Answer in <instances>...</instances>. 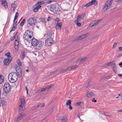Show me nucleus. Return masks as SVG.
<instances>
[{"mask_svg":"<svg viewBox=\"0 0 122 122\" xmlns=\"http://www.w3.org/2000/svg\"><path fill=\"white\" fill-rule=\"evenodd\" d=\"M18 75L16 73L14 72H11L8 76V79L11 83L15 82L18 80Z\"/></svg>","mask_w":122,"mask_h":122,"instance_id":"obj_1","label":"nucleus"},{"mask_svg":"<svg viewBox=\"0 0 122 122\" xmlns=\"http://www.w3.org/2000/svg\"><path fill=\"white\" fill-rule=\"evenodd\" d=\"M33 35L32 33L30 30H26L23 36L25 39L30 43L31 40V38Z\"/></svg>","mask_w":122,"mask_h":122,"instance_id":"obj_2","label":"nucleus"},{"mask_svg":"<svg viewBox=\"0 0 122 122\" xmlns=\"http://www.w3.org/2000/svg\"><path fill=\"white\" fill-rule=\"evenodd\" d=\"M27 25L28 27L34 26L36 23V20L34 17H30L27 20Z\"/></svg>","mask_w":122,"mask_h":122,"instance_id":"obj_3","label":"nucleus"},{"mask_svg":"<svg viewBox=\"0 0 122 122\" xmlns=\"http://www.w3.org/2000/svg\"><path fill=\"white\" fill-rule=\"evenodd\" d=\"M50 9L51 11L54 13H56L57 11L60 10V6L57 3L52 4L50 5Z\"/></svg>","mask_w":122,"mask_h":122,"instance_id":"obj_4","label":"nucleus"},{"mask_svg":"<svg viewBox=\"0 0 122 122\" xmlns=\"http://www.w3.org/2000/svg\"><path fill=\"white\" fill-rule=\"evenodd\" d=\"M3 88L4 91L6 93H8L11 90V86L8 82L5 84Z\"/></svg>","mask_w":122,"mask_h":122,"instance_id":"obj_5","label":"nucleus"},{"mask_svg":"<svg viewBox=\"0 0 122 122\" xmlns=\"http://www.w3.org/2000/svg\"><path fill=\"white\" fill-rule=\"evenodd\" d=\"M45 41L46 44L48 46H51L53 43L52 39L50 37H48Z\"/></svg>","mask_w":122,"mask_h":122,"instance_id":"obj_6","label":"nucleus"},{"mask_svg":"<svg viewBox=\"0 0 122 122\" xmlns=\"http://www.w3.org/2000/svg\"><path fill=\"white\" fill-rule=\"evenodd\" d=\"M108 0L106 2L104 8V9L105 10H106L110 8L112 5V1Z\"/></svg>","mask_w":122,"mask_h":122,"instance_id":"obj_7","label":"nucleus"},{"mask_svg":"<svg viewBox=\"0 0 122 122\" xmlns=\"http://www.w3.org/2000/svg\"><path fill=\"white\" fill-rule=\"evenodd\" d=\"M20 102L21 105L19 106V109L22 110H23V107H25V103L24 98H22L20 99Z\"/></svg>","mask_w":122,"mask_h":122,"instance_id":"obj_8","label":"nucleus"},{"mask_svg":"<svg viewBox=\"0 0 122 122\" xmlns=\"http://www.w3.org/2000/svg\"><path fill=\"white\" fill-rule=\"evenodd\" d=\"M15 70L17 71V74L19 76H20L22 74V71L20 68L19 66H17L15 67Z\"/></svg>","mask_w":122,"mask_h":122,"instance_id":"obj_9","label":"nucleus"},{"mask_svg":"<svg viewBox=\"0 0 122 122\" xmlns=\"http://www.w3.org/2000/svg\"><path fill=\"white\" fill-rule=\"evenodd\" d=\"M32 45L33 46H36L38 43V41L35 38H33L31 41Z\"/></svg>","mask_w":122,"mask_h":122,"instance_id":"obj_10","label":"nucleus"},{"mask_svg":"<svg viewBox=\"0 0 122 122\" xmlns=\"http://www.w3.org/2000/svg\"><path fill=\"white\" fill-rule=\"evenodd\" d=\"M5 101V99L4 98H2L0 99V106H1V104L2 105L7 104V102Z\"/></svg>","mask_w":122,"mask_h":122,"instance_id":"obj_11","label":"nucleus"},{"mask_svg":"<svg viewBox=\"0 0 122 122\" xmlns=\"http://www.w3.org/2000/svg\"><path fill=\"white\" fill-rule=\"evenodd\" d=\"M43 43L42 42H38L37 45L36 46V49L37 50L40 49L43 45Z\"/></svg>","mask_w":122,"mask_h":122,"instance_id":"obj_12","label":"nucleus"},{"mask_svg":"<svg viewBox=\"0 0 122 122\" xmlns=\"http://www.w3.org/2000/svg\"><path fill=\"white\" fill-rule=\"evenodd\" d=\"M62 24L61 23L57 22L55 28L56 30H61V29Z\"/></svg>","mask_w":122,"mask_h":122,"instance_id":"obj_13","label":"nucleus"},{"mask_svg":"<svg viewBox=\"0 0 122 122\" xmlns=\"http://www.w3.org/2000/svg\"><path fill=\"white\" fill-rule=\"evenodd\" d=\"M15 49L17 50V51L19 46V41L17 39L15 40Z\"/></svg>","mask_w":122,"mask_h":122,"instance_id":"obj_14","label":"nucleus"},{"mask_svg":"<svg viewBox=\"0 0 122 122\" xmlns=\"http://www.w3.org/2000/svg\"><path fill=\"white\" fill-rule=\"evenodd\" d=\"M12 60V59H10L9 58H6L5 59L4 61V64L5 65H8Z\"/></svg>","mask_w":122,"mask_h":122,"instance_id":"obj_15","label":"nucleus"},{"mask_svg":"<svg viewBox=\"0 0 122 122\" xmlns=\"http://www.w3.org/2000/svg\"><path fill=\"white\" fill-rule=\"evenodd\" d=\"M41 7V6H39V5H37V4H36L35 6V9L34 10V12H37L39 9H40V8Z\"/></svg>","mask_w":122,"mask_h":122,"instance_id":"obj_16","label":"nucleus"},{"mask_svg":"<svg viewBox=\"0 0 122 122\" xmlns=\"http://www.w3.org/2000/svg\"><path fill=\"white\" fill-rule=\"evenodd\" d=\"M17 21H15L14 23L13 26V27H12L11 29V30L10 31L11 32V31L15 30L16 28V27L17 26Z\"/></svg>","mask_w":122,"mask_h":122,"instance_id":"obj_17","label":"nucleus"},{"mask_svg":"<svg viewBox=\"0 0 122 122\" xmlns=\"http://www.w3.org/2000/svg\"><path fill=\"white\" fill-rule=\"evenodd\" d=\"M1 4L5 9H7V2L6 1H2L1 2Z\"/></svg>","mask_w":122,"mask_h":122,"instance_id":"obj_18","label":"nucleus"},{"mask_svg":"<svg viewBox=\"0 0 122 122\" xmlns=\"http://www.w3.org/2000/svg\"><path fill=\"white\" fill-rule=\"evenodd\" d=\"M46 3V0H40L38 1L37 4V5L39 6H41V5L42 4H44Z\"/></svg>","mask_w":122,"mask_h":122,"instance_id":"obj_19","label":"nucleus"},{"mask_svg":"<svg viewBox=\"0 0 122 122\" xmlns=\"http://www.w3.org/2000/svg\"><path fill=\"white\" fill-rule=\"evenodd\" d=\"M11 9L12 10V9H13V11H15L16 9V5L15 4V3H13L12 4H11Z\"/></svg>","mask_w":122,"mask_h":122,"instance_id":"obj_20","label":"nucleus"},{"mask_svg":"<svg viewBox=\"0 0 122 122\" xmlns=\"http://www.w3.org/2000/svg\"><path fill=\"white\" fill-rule=\"evenodd\" d=\"M19 112L20 114V116L18 117L19 118L20 120H21L23 118L22 117V112H23V110H20L19 109Z\"/></svg>","mask_w":122,"mask_h":122,"instance_id":"obj_21","label":"nucleus"},{"mask_svg":"<svg viewBox=\"0 0 122 122\" xmlns=\"http://www.w3.org/2000/svg\"><path fill=\"white\" fill-rule=\"evenodd\" d=\"M5 55L6 56L8 57L7 58H9L10 59H12V58L10 56V52H8L6 53Z\"/></svg>","mask_w":122,"mask_h":122,"instance_id":"obj_22","label":"nucleus"},{"mask_svg":"<svg viewBox=\"0 0 122 122\" xmlns=\"http://www.w3.org/2000/svg\"><path fill=\"white\" fill-rule=\"evenodd\" d=\"M67 119L66 116L64 117L61 119L60 122H66L67 121Z\"/></svg>","mask_w":122,"mask_h":122,"instance_id":"obj_23","label":"nucleus"},{"mask_svg":"<svg viewBox=\"0 0 122 122\" xmlns=\"http://www.w3.org/2000/svg\"><path fill=\"white\" fill-rule=\"evenodd\" d=\"M90 3L92 4V5H97V1L96 0H92L90 2Z\"/></svg>","mask_w":122,"mask_h":122,"instance_id":"obj_24","label":"nucleus"},{"mask_svg":"<svg viewBox=\"0 0 122 122\" xmlns=\"http://www.w3.org/2000/svg\"><path fill=\"white\" fill-rule=\"evenodd\" d=\"M94 95V93L92 92H91L88 93L87 96V97H90L93 96Z\"/></svg>","mask_w":122,"mask_h":122,"instance_id":"obj_25","label":"nucleus"},{"mask_svg":"<svg viewBox=\"0 0 122 122\" xmlns=\"http://www.w3.org/2000/svg\"><path fill=\"white\" fill-rule=\"evenodd\" d=\"M114 63V61H112L108 63H107V64H106L107 65V66H109L112 65Z\"/></svg>","mask_w":122,"mask_h":122,"instance_id":"obj_26","label":"nucleus"},{"mask_svg":"<svg viewBox=\"0 0 122 122\" xmlns=\"http://www.w3.org/2000/svg\"><path fill=\"white\" fill-rule=\"evenodd\" d=\"M3 81V77L1 75H0V83L1 84Z\"/></svg>","mask_w":122,"mask_h":122,"instance_id":"obj_27","label":"nucleus"},{"mask_svg":"<svg viewBox=\"0 0 122 122\" xmlns=\"http://www.w3.org/2000/svg\"><path fill=\"white\" fill-rule=\"evenodd\" d=\"M78 67L77 66H73L71 67L70 68H69L68 69V70H70L71 69H76Z\"/></svg>","mask_w":122,"mask_h":122,"instance_id":"obj_28","label":"nucleus"},{"mask_svg":"<svg viewBox=\"0 0 122 122\" xmlns=\"http://www.w3.org/2000/svg\"><path fill=\"white\" fill-rule=\"evenodd\" d=\"M71 101L70 100H68L67 101L66 103V105L67 106H69L71 105Z\"/></svg>","mask_w":122,"mask_h":122,"instance_id":"obj_29","label":"nucleus"},{"mask_svg":"<svg viewBox=\"0 0 122 122\" xmlns=\"http://www.w3.org/2000/svg\"><path fill=\"white\" fill-rule=\"evenodd\" d=\"M92 5L91 4V3H90V2H89V3H87V4H86L85 5H82V7H84V6L86 7H87Z\"/></svg>","mask_w":122,"mask_h":122,"instance_id":"obj_30","label":"nucleus"},{"mask_svg":"<svg viewBox=\"0 0 122 122\" xmlns=\"http://www.w3.org/2000/svg\"><path fill=\"white\" fill-rule=\"evenodd\" d=\"M86 58V57H83L80 58L78 60L77 62H79L81 61H83Z\"/></svg>","mask_w":122,"mask_h":122,"instance_id":"obj_31","label":"nucleus"},{"mask_svg":"<svg viewBox=\"0 0 122 122\" xmlns=\"http://www.w3.org/2000/svg\"><path fill=\"white\" fill-rule=\"evenodd\" d=\"M19 15V13L18 12H17L16 13L15 16V18L14 19V22L15 20L17 19V18L18 16Z\"/></svg>","mask_w":122,"mask_h":122,"instance_id":"obj_32","label":"nucleus"},{"mask_svg":"<svg viewBox=\"0 0 122 122\" xmlns=\"http://www.w3.org/2000/svg\"><path fill=\"white\" fill-rule=\"evenodd\" d=\"M16 61L17 63L18 64V65L19 66H21V65L22 63L21 62L20 60V59H17L16 60Z\"/></svg>","mask_w":122,"mask_h":122,"instance_id":"obj_33","label":"nucleus"},{"mask_svg":"<svg viewBox=\"0 0 122 122\" xmlns=\"http://www.w3.org/2000/svg\"><path fill=\"white\" fill-rule=\"evenodd\" d=\"M25 19H24L21 21L20 23V26H23L24 23H25Z\"/></svg>","mask_w":122,"mask_h":122,"instance_id":"obj_34","label":"nucleus"},{"mask_svg":"<svg viewBox=\"0 0 122 122\" xmlns=\"http://www.w3.org/2000/svg\"><path fill=\"white\" fill-rule=\"evenodd\" d=\"M100 21V20H96L95 21H94L93 22V24L94 25H95L97 24Z\"/></svg>","mask_w":122,"mask_h":122,"instance_id":"obj_35","label":"nucleus"},{"mask_svg":"<svg viewBox=\"0 0 122 122\" xmlns=\"http://www.w3.org/2000/svg\"><path fill=\"white\" fill-rule=\"evenodd\" d=\"M78 16H79L80 18L81 19H83L84 17V15L83 14L79 15Z\"/></svg>","mask_w":122,"mask_h":122,"instance_id":"obj_36","label":"nucleus"},{"mask_svg":"<svg viewBox=\"0 0 122 122\" xmlns=\"http://www.w3.org/2000/svg\"><path fill=\"white\" fill-rule=\"evenodd\" d=\"M81 18H80L79 16H77L76 17V20L75 21L79 22L81 20Z\"/></svg>","mask_w":122,"mask_h":122,"instance_id":"obj_37","label":"nucleus"},{"mask_svg":"<svg viewBox=\"0 0 122 122\" xmlns=\"http://www.w3.org/2000/svg\"><path fill=\"white\" fill-rule=\"evenodd\" d=\"M113 66L112 68L113 69H116L117 67L115 63L114 62L112 65Z\"/></svg>","mask_w":122,"mask_h":122,"instance_id":"obj_38","label":"nucleus"},{"mask_svg":"<svg viewBox=\"0 0 122 122\" xmlns=\"http://www.w3.org/2000/svg\"><path fill=\"white\" fill-rule=\"evenodd\" d=\"M87 34H84L83 35H82L81 36V37L82 38V39H83L84 38H86V36Z\"/></svg>","mask_w":122,"mask_h":122,"instance_id":"obj_39","label":"nucleus"},{"mask_svg":"<svg viewBox=\"0 0 122 122\" xmlns=\"http://www.w3.org/2000/svg\"><path fill=\"white\" fill-rule=\"evenodd\" d=\"M75 23L77 25V26H81V23L75 21Z\"/></svg>","mask_w":122,"mask_h":122,"instance_id":"obj_40","label":"nucleus"},{"mask_svg":"<svg viewBox=\"0 0 122 122\" xmlns=\"http://www.w3.org/2000/svg\"><path fill=\"white\" fill-rule=\"evenodd\" d=\"M20 120L19 118V117H17L15 118V121L16 122H18Z\"/></svg>","mask_w":122,"mask_h":122,"instance_id":"obj_41","label":"nucleus"},{"mask_svg":"<svg viewBox=\"0 0 122 122\" xmlns=\"http://www.w3.org/2000/svg\"><path fill=\"white\" fill-rule=\"evenodd\" d=\"M45 106L44 104L42 105L41 104H40L39 105H38L37 107H43Z\"/></svg>","mask_w":122,"mask_h":122,"instance_id":"obj_42","label":"nucleus"},{"mask_svg":"<svg viewBox=\"0 0 122 122\" xmlns=\"http://www.w3.org/2000/svg\"><path fill=\"white\" fill-rule=\"evenodd\" d=\"M25 57V52H23L22 54V59H24Z\"/></svg>","mask_w":122,"mask_h":122,"instance_id":"obj_43","label":"nucleus"},{"mask_svg":"<svg viewBox=\"0 0 122 122\" xmlns=\"http://www.w3.org/2000/svg\"><path fill=\"white\" fill-rule=\"evenodd\" d=\"M42 20V22H44V23H46V19L44 18H43Z\"/></svg>","mask_w":122,"mask_h":122,"instance_id":"obj_44","label":"nucleus"},{"mask_svg":"<svg viewBox=\"0 0 122 122\" xmlns=\"http://www.w3.org/2000/svg\"><path fill=\"white\" fill-rule=\"evenodd\" d=\"M52 35V33L51 32H49L48 34V36H50V37Z\"/></svg>","mask_w":122,"mask_h":122,"instance_id":"obj_45","label":"nucleus"},{"mask_svg":"<svg viewBox=\"0 0 122 122\" xmlns=\"http://www.w3.org/2000/svg\"><path fill=\"white\" fill-rule=\"evenodd\" d=\"M92 101L94 102H97V100L95 99L94 98H93Z\"/></svg>","mask_w":122,"mask_h":122,"instance_id":"obj_46","label":"nucleus"},{"mask_svg":"<svg viewBox=\"0 0 122 122\" xmlns=\"http://www.w3.org/2000/svg\"><path fill=\"white\" fill-rule=\"evenodd\" d=\"M15 37V35H14L12 37H11V39H10L11 40V41H13Z\"/></svg>","mask_w":122,"mask_h":122,"instance_id":"obj_47","label":"nucleus"},{"mask_svg":"<svg viewBox=\"0 0 122 122\" xmlns=\"http://www.w3.org/2000/svg\"><path fill=\"white\" fill-rule=\"evenodd\" d=\"M117 43H115L113 46V48H115L117 46Z\"/></svg>","mask_w":122,"mask_h":122,"instance_id":"obj_48","label":"nucleus"},{"mask_svg":"<svg viewBox=\"0 0 122 122\" xmlns=\"http://www.w3.org/2000/svg\"><path fill=\"white\" fill-rule=\"evenodd\" d=\"M82 38L81 37V36H79V37L77 38V40H81L82 39Z\"/></svg>","mask_w":122,"mask_h":122,"instance_id":"obj_49","label":"nucleus"},{"mask_svg":"<svg viewBox=\"0 0 122 122\" xmlns=\"http://www.w3.org/2000/svg\"><path fill=\"white\" fill-rule=\"evenodd\" d=\"M51 19V17L50 16H49L47 18V21H49V20Z\"/></svg>","mask_w":122,"mask_h":122,"instance_id":"obj_50","label":"nucleus"},{"mask_svg":"<svg viewBox=\"0 0 122 122\" xmlns=\"http://www.w3.org/2000/svg\"><path fill=\"white\" fill-rule=\"evenodd\" d=\"M81 103L82 104V102H78L76 103V104L78 105H80Z\"/></svg>","mask_w":122,"mask_h":122,"instance_id":"obj_51","label":"nucleus"},{"mask_svg":"<svg viewBox=\"0 0 122 122\" xmlns=\"http://www.w3.org/2000/svg\"><path fill=\"white\" fill-rule=\"evenodd\" d=\"M42 19H43V18H40L39 19V20H40V22H42Z\"/></svg>","mask_w":122,"mask_h":122,"instance_id":"obj_52","label":"nucleus"},{"mask_svg":"<svg viewBox=\"0 0 122 122\" xmlns=\"http://www.w3.org/2000/svg\"><path fill=\"white\" fill-rule=\"evenodd\" d=\"M119 50H118L119 51H120L122 50V47H119Z\"/></svg>","mask_w":122,"mask_h":122,"instance_id":"obj_53","label":"nucleus"},{"mask_svg":"<svg viewBox=\"0 0 122 122\" xmlns=\"http://www.w3.org/2000/svg\"><path fill=\"white\" fill-rule=\"evenodd\" d=\"M46 88H42L41 89V91H42V92L46 90Z\"/></svg>","mask_w":122,"mask_h":122,"instance_id":"obj_54","label":"nucleus"},{"mask_svg":"<svg viewBox=\"0 0 122 122\" xmlns=\"http://www.w3.org/2000/svg\"><path fill=\"white\" fill-rule=\"evenodd\" d=\"M41 89L39 90L38 91H37L36 92L37 93H39L41 92H42V91H41Z\"/></svg>","mask_w":122,"mask_h":122,"instance_id":"obj_55","label":"nucleus"},{"mask_svg":"<svg viewBox=\"0 0 122 122\" xmlns=\"http://www.w3.org/2000/svg\"><path fill=\"white\" fill-rule=\"evenodd\" d=\"M69 106V107L70 109L71 110L72 109V106H71V105H70Z\"/></svg>","mask_w":122,"mask_h":122,"instance_id":"obj_56","label":"nucleus"},{"mask_svg":"<svg viewBox=\"0 0 122 122\" xmlns=\"http://www.w3.org/2000/svg\"><path fill=\"white\" fill-rule=\"evenodd\" d=\"M94 26V25L93 24V23H92L90 25V26L91 27H93Z\"/></svg>","mask_w":122,"mask_h":122,"instance_id":"obj_57","label":"nucleus"},{"mask_svg":"<svg viewBox=\"0 0 122 122\" xmlns=\"http://www.w3.org/2000/svg\"><path fill=\"white\" fill-rule=\"evenodd\" d=\"M51 87V86H46V89H49Z\"/></svg>","mask_w":122,"mask_h":122,"instance_id":"obj_58","label":"nucleus"},{"mask_svg":"<svg viewBox=\"0 0 122 122\" xmlns=\"http://www.w3.org/2000/svg\"><path fill=\"white\" fill-rule=\"evenodd\" d=\"M26 115L25 114H22V117L23 118L24 117H25Z\"/></svg>","mask_w":122,"mask_h":122,"instance_id":"obj_59","label":"nucleus"},{"mask_svg":"<svg viewBox=\"0 0 122 122\" xmlns=\"http://www.w3.org/2000/svg\"><path fill=\"white\" fill-rule=\"evenodd\" d=\"M25 89H26V91H27V94H28V89L26 87Z\"/></svg>","mask_w":122,"mask_h":122,"instance_id":"obj_60","label":"nucleus"},{"mask_svg":"<svg viewBox=\"0 0 122 122\" xmlns=\"http://www.w3.org/2000/svg\"><path fill=\"white\" fill-rule=\"evenodd\" d=\"M118 76L122 77V74H119Z\"/></svg>","mask_w":122,"mask_h":122,"instance_id":"obj_61","label":"nucleus"},{"mask_svg":"<svg viewBox=\"0 0 122 122\" xmlns=\"http://www.w3.org/2000/svg\"><path fill=\"white\" fill-rule=\"evenodd\" d=\"M113 70H114V71L115 73H116L117 72L116 69H113Z\"/></svg>","mask_w":122,"mask_h":122,"instance_id":"obj_62","label":"nucleus"},{"mask_svg":"<svg viewBox=\"0 0 122 122\" xmlns=\"http://www.w3.org/2000/svg\"><path fill=\"white\" fill-rule=\"evenodd\" d=\"M106 78L107 79H109L110 78V77L109 76H107L106 77Z\"/></svg>","mask_w":122,"mask_h":122,"instance_id":"obj_63","label":"nucleus"},{"mask_svg":"<svg viewBox=\"0 0 122 122\" xmlns=\"http://www.w3.org/2000/svg\"><path fill=\"white\" fill-rule=\"evenodd\" d=\"M118 111L119 112H122V110H118Z\"/></svg>","mask_w":122,"mask_h":122,"instance_id":"obj_64","label":"nucleus"}]
</instances>
